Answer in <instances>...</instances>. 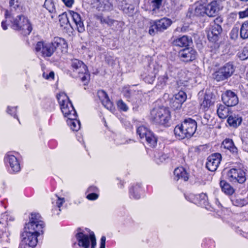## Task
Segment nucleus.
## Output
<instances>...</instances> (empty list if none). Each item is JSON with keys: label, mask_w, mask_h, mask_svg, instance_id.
<instances>
[{"label": "nucleus", "mask_w": 248, "mask_h": 248, "mask_svg": "<svg viewBox=\"0 0 248 248\" xmlns=\"http://www.w3.org/2000/svg\"><path fill=\"white\" fill-rule=\"evenodd\" d=\"M41 217L38 213H31L30 221L26 224L22 233V240L18 248H33L38 242L37 237L43 233L45 226Z\"/></svg>", "instance_id": "obj_1"}, {"label": "nucleus", "mask_w": 248, "mask_h": 248, "mask_svg": "<svg viewBox=\"0 0 248 248\" xmlns=\"http://www.w3.org/2000/svg\"><path fill=\"white\" fill-rule=\"evenodd\" d=\"M4 16L6 20H3L1 22V27L4 30L7 29L6 22V20L8 19L12 24V28L14 30L20 31L21 34L23 35H29L31 31V24L28 19L24 16L18 15L16 17L14 18L8 11L5 10Z\"/></svg>", "instance_id": "obj_2"}, {"label": "nucleus", "mask_w": 248, "mask_h": 248, "mask_svg": "<svg viewBox=\"0 0 248 248\" xmlns=\"http://www.w3.org/2000/svg\"><path fill=\"white\" fill-rule=\"evenodd\" d=\"M57 49L60 50L62 53L67 51V44L64 39L55 37L51 43L39 42L35 46L36 51H41L44 57H50Z\"/></svg>", "instance_id": "obj_3"}, {"label": "nucleus", "mask_w": 248, "mask_h": 248, "mask_svg": "<svg viewBox=\"0 0 248 248\" xmlns=\"http://www.w3.org/2000/svg\"><path fill=\"white\" fill-rule=\"evenodd\" d=\"M76 241L73 244L79 248H95L96 245V238L93 232L88 229L78 228L75 234Z\"/></svg>", "instance_id": "obj_4"}, {"label": "nucleus", "mask_w": 248, "mask_h": 248, "mask_svg": "<svg viewBox=\"0 0 248 248\" xmlns=\"http://www.w3.org/2000/svg\"><path fill=\"white\" fill-rule=\"evenodd\" d=\"M196 122L188 118L185 120L181 125H177L174 129V133L176 137L182 140L186 138H190L195 133L197 129Z\"/></svg>", "instance_id": "obj_5"}, {"label": "nucleus", "mask_w": 248, "mask_h": 248, "mask_svg": "<svg viewBox=\"0 0 248 248\" xmlns=\"http://www.w3.org/2000/svg\"><path fill=\"white\" fill-rule=\"evenodd\" d=\"M170 119V111L166 107H158L153 108L151 111L150 119L153 123L167 125Z\"/></svg>", "instance_id": "obj_6"}, {"label": "nucleus", "mask_w": 248, "mask_h": 248, "mask_svg": "<svg viewBox=\"0 0 248 248\" xmlns=\"http://www.w3.org/2000/svg\"><path fill=\"white\" fill-rule=\"evenodd\" d=\"M71 67L73 77L80 78L81 80L85 84L89 81L90 75L88 71L87 66L83 62L77 59H72Z\"/></svg>", "instance_id": "obj_7"}, {"label": "nucleus", "mask_w": 248, "mask_h": 248, "mask_svg": "<svg viewBox=\"0 0 248 248\" xmlns=\"http://www.w3.org/2000/svg\"><path fill=\"white\" fill-rule=\"evenodd\" d=\"M61 111L65 117H74L77 112L71 102L64 93H60L57 95Z\"/></svg>", "instance_id": "obj_8"}, {"label": "nucleus", "mask_w": 248, "mask_h": 248, "mask_svg": "<svg viewBox=\"0 0 248 248\" xmlns=\"http://www.w3.org/2000/svg\"><path fill=\"white\" fill-rule=\"evenodd\" d=\"M179 71L174 66L169 64H167L164 72L161 74L157 78V85L163 88L167 85L168 81L176 78Z\"/></svg>", "instance_id": "obj_9"}, {"label": "nucleus", "mask_w": 248, "mask_h": 248, "mask_svg": "<svg viewBox=\"0 0 248 248\" xmlns=\"http://www.w3.org/2000/svg\"><path fill=\"white\" fill-rule=\"evenodd\" d=\"M234 72V66L229 62L216 71L213 74V77L217 81H223L231 77Z\"/></svg>", "instance_id": "obj_10"}, {"label": "nucleus", "mask_w": 248, "mask_h": 248, "mask_svg": "<svg viewBox=\"0 0 248 248\" xmlns=\"http://www.w3.org/2000/svg\"><path fill=\"white\" fill-rule=\"evenodd\" d=\"M222 22V18L219 16L217 17L214 20L213 22L211 23L210 31L208 32L207 35L208 40L210 41L216 42L218 40L222 31L221 26Z\"/></svg>", "instance_id": "obj_11"}, {"label": "nucleus", "mask_w": 248, "mask_h": 248, "mask_svg": "<svg viewBox=\"0 0 248 248\" xmlns=\"http://www.w3.org/2000/svg\"><path fill=\"white\" fill-rule=\"evenodd\" d=\"M227 175L228 180L233 183L243 184L246 180L245 171L240 166L231 169Z\"/></svg>", "instance_id": "obj_12"}, {"label": "nucleus", "mask_w": 248, "mask_h": 248, "mask_svg": "<svg viewBox=\"0 0 248 248\" xmlns=\"http://www.w3.org/2000/svg\"><path fill=\"white\" fill-rule=\"evenodd\" d=\"M137 133L141 139H145L147 144L151 147H155L157 144V138L152 132L143 126H139Z\"/></svg>", "instance_id": "obj_13"}, {"label": "nucleus", "mask_w": 248, "mask_h": 248, "mask_svg": "<svg viewBox=\"0 0 248 248\" xmlns=\"http://www.w3.org/2000/svg\"><path fill=\"white\" fill-rule=\"evenodd\" d=\"M4 161L9 167V170L11 174H16L20 171V160L17 156L12 153H8L4 157Z\"/></svg>", "instance_id": "obj_14"}, {"label": "nucleus", "mask_w": 248, "mask_h": 248, "mask_svg": "<svg viewBox=\"0 0 248 248\" xmlns=\"http://www.w3.org/2000/svg\"><path fill=\"white\" fill-rule=\"evenodd\" d=\"M172 23L170 19L164 17L153 21L149 30V33L154 35L157 31L162 32L168 29Z\"/></svg>", "instance_id": "obj_15"}, {"label": "nucleus", "mask_w": 248, "mask_h": 248, "mask_svg": "<svg viewBox=\"0 0 248 248\" xmlns=\"http://www.w3.org/2000/svg\"><path fill=\"white\" fill-rule=\"evenodd\" d=\"M161 68V66L156 62L150 64L148 69L149 74L142 75L144 81L149 84H152L155 80L156 74Z\"/></svg>", "instance_id": "obj_16"}, {"label": "nucleus", "mask_w": 248, "mask_h": 248, "mask_svg": "<svg viewBox=\"0 0 248 248\" xmlns=\"http://www.w3.org/2000/svg\"><path fill=\"white\" fill-rule=\"evenodd\" d=\"M221 158V155L219 153H214L209 155L206 163L207 169L211 171L216 170L220 163Z\"/></svg>", "instance_id": "obj_17"}, {"label": "nucleus", "mask_w": 248, "mask_h": 248, "mask_svg": "<svg viewBox=\"0 0 248 248\" xmlns=\"http://www.w3.org/2000/svg\"><path fill=\"white\" fill-rule=\"evenodd\" d=\"M222 100L227 107L234 106L238 103L237 95L231 90H227L222 94Z\"/></svg>", "instance_id": "obj_18"}, {"label": "nucleus", "mask_w": 248, "mask_h": 248, "mask_svg": "<svg viewBox=\"0 0 248 248\" xmlns=\"http://www.w3.org/2000/svg\"><path fill=\"white\" fill-rule=\"evenodd\" d=\"M220 2L217 0H213L211 1L205 2V7L206 15L210 17L215 16L217 15L220 10Z\"/></svg>", "instance_id": "obj_19"}, {"label": "nucleus", "mask_w": 248, "mask_h": 248, "mask_svg": "<svg viewBox=\"0 0 248 248\" xmlns=\"http://www.w3.org/2000/svg\"><path fill=\"white\" fill-rule=\"evenodd\" d=\"M196 56L197 52L192 47H186L179 52V56L183 61L185 62L194 60Z\"/></svg>", "instance_id": "obj_20"}, {"label": "nucleus", "mask_w": 248, "mask_h": 248, "mask_svg": "<svg viewBox=\"0 0 248 248\" xmlns=\"http://www.w3.org/2000/svg\"><path fill=\"white\" fill-rule=\"evenodd\" d=\"M97 95L103 105L111 112L114 110L112 102L110 100L107 93L103 90L98 91Z\"/></svg>", "instance_id": "obj_21"}, {"label": "nucleus", "mask_w": 248, "mask_h": 248, "mask_svg": "<svg viewBox=\"0 0 248 248\" xmlns=\"http://www.w3.org/2000/svg\"><path fill=\"white\" fill-rule=\"evenodd\" d=\"M69 16L72 18L78 31L79 32L84 31L85 27L80 15L74 11H70Z\"/></svg>", "instance_id": "obj_22"}, {"label": "nucleus", "mask_w": 248, "mask_h": 248, "mask_svg": "<svg viewBox=\"0 0 248 248\" xmlns=\"http://www.w3.org/2000/svg\"><path fill=\"white\" fill-rule=\"evenodd\" d=\"M231 201L234 206L242 207L248 204V197L243 198L241 195H234L231 197Z\"/></svg>", "instance_id": "obj_23"}, {"label": "nucleus", "mask_w": 248, "mask_h": 248, "mask_svg": "<svg viewBox=\"0 0 248 248\" xmlns=\"http://www.w3.org/2000/svg\"><path fill=\"white\" fill-rule=\"evenodd\" d=\"M96 4L98 10H110L112 9V4L109 0H93Z\"/></svg>", "instance_id": "obj_24"}, {"label": "nucleus", "mask_w": 248, "mask_h": 248, "mask_svg": "<svg viewBox=\"0 0 248 248\" xmlns=\"http://www.w3.org/2000/svg\"><path fill=\"white\" fill-rule=\"evenodd\" d=\"M174 179L177 181L182 179L186 181L188 179V174L183 167H178L174 170Z\"/></svg>", "instance_id": "obj_25"}, {"label": "nucleus", "mask_w": 248, "mask_h": 248, "mask_svg": "<svg viewBox=\"0 0 248 248\" xmlns=\"http://www.w3.org/2000/svg\"><path fill=\"white\" fill-rule=\"evenodd\" d=\"M190 43H192L191 38H189L186 35L178 38L173 41L174 46L180 47H187L189 46Z\"/></svg>", "instance_id": "obj_26"}, {"label": "nucleus", "mask_w": 248, "mask_h": 248, "mask_svg": "<svg viewBox=\"0 0 248 248\" xmlns=\"http://www.w3.org/2000/svg\"><path fill=\"white\" fill-rule=\"evenodd\" d=\"M141 187L140 184H137L129 189L131 199H139L141 196Z\"/></svg>", "instance_id": "obj_27"}, {"label": "nucleus", "mask_w": 248, "mask_h": 248, "mask_svg": "<svg viewBox=\"0 0 248 248\" xmlns=\"http://www.w3.org/2000/svg\"><path fill=\"white\" fill-rule=\"evenodd\" d=\"M74 117L68 118L67 123L70 128L75 131H78L80 128V123L79 120L77 119V114L74 115Z\"/></svg>", "instance_id": "obj_28"}, {"label": "nucleus", "mask_w": 248, "mask_h": 248, "mask_svg": "<svg viewBox=\"0 0 248 248\" xmlns=\"http://www.w3.org/2000/svg\"><path fill=\"white\" fill-rule=\"evenodd\" d=\"M242 117L238 115L232 114L228 117L227 122L229 125L233 127H237L242 122Z\"/></svg>", "instance_id": "obj_29"}, {"label": "nucleus", "mask_w": 248, "mask_h": 248, "mask_svg": "<svg viewBox=\"0 0 248 248\" xmlns=\"http://www.w3.org/2000/svg\"><path fill=\"white\" fill-rule=\"evenodd\" d=\"M222 146L224 148L229 150L230 152L233 154H236L238 152L237 147L234 145L232 140L226 139L222 143Z\"/></svg>", "instance_id": "obj_30"}, {"label": "nucleus", "mask_w": 248, "mask_h": 248, "mask_svg": "<svg viewBox=\"0 0 248 248\" xmlns=\"http://www.w3.org/2000/svg\"><path fill=\"white\" fill-rule=\"evenodd\" d=\"M212 97L206 94L204 95L203 100L201 102V108L205 111H207L209 108L213 105Z\"/></svg>", "instance_id": "obj_31"}, {"label": "nucleus", "mask_w": 248, "mask_h": 248, "mask_svg": "<svg viewBox=\"0 0 248 248\" xmlns=\"http://www.w3.org/2000/svg\"><path fill=\"white\" fill-rule=\"evenodd\" d=\"M217 114L221 119L226 118L229 116V108L227 106L220 104L217 106Z\"/></svg>", "instance_id": "obj_32"}, {"label": "nucleus", "mask_w": 248, "mask_h": 248, "mask_svg": "<svg viewBox=\"0 0 248 248\" xmlns=\"http://www.w3.org/2000/svg\"><path fill=\"white\" fill-rule=\"evenodd\" d=\"M220 186L222 191L227 195H232L234 192L233 188L224 180L220 181Z\"/></svg>", "instance_id": "obj_33"}, {"label": "nucleus", "mask_w": 248, "mask_h": 248, "mask_svg": "<svg viewBox=\"0 0 248 248\" xmlns=\"http://www.w3.org/2000/svg\"><path fill=\"white\" fill-rule=\"evenodd\" d=\"M205 2H207V0H202L201 4L195 8L194 14L196 16H202L204 14L206 15V11L204 5L205 4Z\"/></svg>", "instance_id": "obj_34"}, {"label": "nucleus", "mask_w": 248, "mask_h": 248, "mask_svg": "<svg viewBox=\"0 0 248 248\" xmlns=\"http://www.w3.org/2000/svg\"><path fill=\"white\" fill-rule=\"evenodd\" d=\"M240 36L243 39L248 38V20L245 21L242 24L240 30Z\"/></svg>", "instance_id": "obj_35"}, {"label": "nucleus", "mask_w": 248, "mask_h": 248, "mask_svg": "<svg viewBox=\"0 0 248 248\" xmlns=\"http://www.w3.org/2000/svg\"><path fill=\"white\" fill-rule=\"evenodd\" d=\"M197 199L199 202L197 204L206 208L208 204V197L206 194L202 193L197 195Z\"/></svg>", "instance_id": "obj_36"}, {"label": "nucleus", "mask_w": 248, "mask_h": 248, "mask_svg": "<svg viewBox=\"0 0 248 248\" xmlns=\"http://www.w3.org/2000/svg\"><path fill=\"white\" fill-rule=\"evenodd\" d=\"M10 233L7 228H5L4 231L0 232V242L3 244L10 243L9 235Z\"/></svg>", "instance_id": "obj_37"}, {"label": "nucleus", "mask_w": 248, "mask_h": 248, "mask_svg": "<svg viewBox=\"0 0 248 248\" xmlns=\"http://www.w3.org/2000/svg\"><path fill=\"white\" fill-rule=\"evenodd\" d=\"M173 99L183 104L186 99V93L183 91H180L174 94Z\"/></svg>", "instance_id": "obj_38"}, {"label": "nucleus", "mask_w": 248, "mask_h": 248, "mask_svg": "<svg viewBox=\"0 0 248 248\" xmlns=\"http://www.w3.org/2000/svg\"><path fill=\"white\" fill-rule=\"evenodd\" d=\"M44 6L50 13H52L55 12V6L53 0H46Z\"/></svg>", "instance_id": "obj_39"}, {"label": "nucleus", "mask_w": 248, "mask_h": 248, "mask_svg": "<svg viewBox=\"0 0 248 248\" xmlns=\"http://www.w3.org/2000/svg\"><path fill=\"white\" fill-rule=\"evenodd\" d=\"M238 57L241 60H245L248 58V46H246L237 54Z\"/></svg>", "instance_id": "obj_40"}, {"label": "nucleus", "mask_w": 248, "mask_h": 248, "mask_svg": "<svg viewBox=\"0 0 248 248\" xmlns=\"http://www.w3.org/2000/svg\"><path fill=\"white\" fill-rule=\"evenodd\" d=\"M169 157V156L167 154L163 153H158L157 155H155L156 161L157 163L163 162Z\"/></svg>", "instance_id": "obj_41"}, {"label": "nucleus", "mask_w": 248, "mask_h": 248, "mask_svg": "<svg viewBox=\"0 0 248 248\" xmlns=\"http://www.w3.org/2000/svg\"><path fill=\"white\" fill-rule=\"evenodd\" d=\"M185 196L186 200L191 202H193L196 204L199 202L197 199V195H195L193 193H187L185 195Z\"/></svg>", "instance_id": "obj_42"}, {"label": "nucleus", "mask_w": 248, "mask_h": 248, "mask_svg": "<svg viewBox=\"0 0 248 248\" xmlns=\"http://www.w3.org/2000/svg\"><path fill=\"white\" fill-rule=\"evenodd\" d=\"M182 104H183L182 103H180V102H178L172 98L170 102V106L174 110H178L181 108Z\"/></svg>", "instance_id": "obj_43"}, {"label": "nucleus", "mask_w": 248, "mask_h": 248, "mask_svg": "<svg viewBox=\"0 0 248 248\" xmlns=\"http://www.w3.org/2000/svg\"><path fill=\"white\" fill-rule=\"evenodd\" d=\"M59 20L62 26H63L64 24H70L68 20V17L66 14L63 13L60 16Z\"/></svg>", "instance_id": "obj_44"}, {"label": "nucleus", "mask_w": 248, "mask_h": 248, "mask_svg": "<svg viewBox=\"0 0 248 248\" xmlns=\"http://www.w3.org/2000/svg\"><path fill=\"white\" fill-rule=\"evenodd\" d=\"M162 0H153L151 3V8L153 11H155L160 8Z\"/></svg>", "instance_id": "obj_45"}, {"label": "nucleus", "mask_w": 248, "mask_h": 248, "mask_svg": "<svg viewBox=\"0 0 248 248\" xmlns=\"http://www.w3.org/2000/svg\"><path fill=\"white\" fill-rule=\"evenodd\" d=\"M117 106L120 109L124 111H126L128 109V106L122 100H120L117 102Z\"/></svg>", "instance_id": "obj_46"}, {"label": "nucleus", "mask_w": 248, "mask_h": 248, "mask_svg": "<svg viewBox=\"0 0 248 248\" xmlns=\"http://www.w3.org/2000/svg\"><path fill=\"white\" fill-rule=\"evenodd\" d=\"M211 118V115L209 113L205 112L202 118V123L204 125L208 124L209 121Z\"/></svg>", "instance_id": "obj_47"}, {"label": "nucleus", "mask_w": 248, "mask_h": 248, "mask_svg": "<svg viewBox=\"0 0 248 248\" xmlns=\"http://www.w3.org/2000/svg\"><path fill=\"white\" fill-rule=\"evenodd\" d=\"M16 107H10L8 106L7 109V112L13 116L14 118H17L16 112Z\"/></svg>", "instance_id": "obj_48"}, {"label": "nucleus", "mask_w": 248, "mask_h": 248, "mask_svg": "<svg viewBox=\"0 0 248 248\" xmlns=\"http://www.w3.org/2000/svg\"><path fill=\"white\" fill-rule=\"evenodd\" d=\"M56 206L59 208H60V207L62 206V204L65 202V199L64 198H60L57 195H56Z\"/></svg>", "instance_id": "obj_49"}, {"label": "nucleus", "mask_w": 248, "mask_h": 248, "mask_svg": "<svg viewBox=\"0 0 248 248\" xmlns=\"http://www.w3.org/2000/svg\"><path fill=\"white\" fill-rule=\"evenodd\" d=\"M42 76L43 77L46 79H53L54 78V73L53 71H51L49 74L44 72Z\"/></svg>", "instance_id": "obj_50"}, {"label": "nucleus", "mask_w": 248, "mask_h": 248, "mask_svg": "<svg viewBox=\"0 0 248 248\" xmlns=\"http://www.w3.org/2000/svg\"><path fill=\"white\" fill-rule=\"evenodd\" d=\"M9 6L16 10L20 8V3L18 0H14V1H12V3H9Z\"/></svg>", "instance_id": "obj_51"}, {"label": "nucleus", "mask_w": 248, "mask_h": 248, "mask_svg": "<svg viewBox=\"0 0 248 248\" xmlns=\"http://www.w3.org/2000/svg\"><path fill=\"white\" fill-rule=\"evenodd\" d=\"M115 142L118 145L125 144L126 142H128L127 141L125 140L121 136H118L117 137V138L115 139Z\"/></svg>", "instance_id": "obj_52"}, {"label": "nucleus", "mask_w": 248, "mask_h": 248, "mask_svg": "<svg viewBox=\"0 0 248 248\" xmlns=\"http://www.w3.org/2000/svg\"><path fill=\"white\" fill-rule=\"evenodd\" d=\"M239 18H244L248 17V7L244 11H240L238 13Z\"/></svg>", "instance_id": "obj_53"}, {"label": "nucleus", "mask_w": 248, "mask_h": 248, "mask_svg": "<svg viewBox=\"0 0 248 248\" xmlns=\"http://www.w3.org/2000/svg\"><path fill=\"white\" fill-rule=\"evenodd\" d=\"M98 193H89L88 195H87L86 198L89 200L91 201H93L95 200L98 199Z\"/></svg>", "instance_id": "obj_54"}, {"label": "nucleus", "mask_w": 248, "mask_h": 248, "mask_svg": "<svg viewBox=\"0 0 248 248\" xmlns=\"http://www.w3.org/2000/svg\"><path fill=\"white\" fill-rule=\"evenodd\" d=\"M87 192L89 193H98L99 189L96 186H92L88 187Z\"/></svg>", "instance_id": "obj_55"}, {"label": "nucleus", "mask_w": 248, "mask_h": 248, "mask_svg": "<svg viewBox=\"0 0 248 248\" xmlns=\"http://www.w3.org/2000/svg\"><path fill=\"white\" fill-rule=\"evenodd\" d=\"M8 219V215L6 213L1 215L0 217V224H4V222H7Z\"/></svg>", "instance_id": "obj_56"}, {"label": "nucleus", "mask_w": 248, "mask_h": 248, "mask_svg": "<svg viewBox=\"0 0 248 248\" xmlns=\"http://www.w3.org/2000/svg\"><path fill=\"white\" fill-rule=\"evenodd\" d=\"M64 4L68 7H71L73 5L74 0H62Z\"/></svg>", "instance_id": "obj_57"}, {"label": "nucleus", "mask_w": 248, "mask_h": 248, "mask_svg": "<svg viewBox=\"0 0 248 248\" xmlns=\"http://www.w3.org/2000/svg\"><path fill=\"white\" fill-rule=\"evenodd\" d=\"M236 232L238 234L241 235L242 236H243V237H244L246 238H248V232H244L242 230L239 229H237L236 230Z\"/></svg>", "instance_id": "obj_58"}, {"label": "nucleus", "mask_w": 248, "mask_h": 248, "mask_svg": "<svg viewBox=\"0 0 248 248\" xmlns=\"http://www.w3.org/2000/svg\"><path fill=\"white\" fill-rule=\"evenodd\" d=\"M106 237L102 236L100 239V248H105L106 245Z\"/></svg>", "instance_id": "obj_59"}, {"label": "nucleus", "mask_w": 248, "mask_h": 248, "mask_svg": "<svg viewBox=\"0 0 248 248\" xmlns=\"http://www.w3.org/2000/svg\"><path fill=\"white\" fill-rule=\"evenodd\" d=\"M123 94L127 98H129L131 95V92L129 88H125L123 91Z\"/></svg>", "instance_id": "obj_60"}, {"label": "nucleus", "mask_w": 248, "mask_h": 248, "mask_svg": "<svg viewBox=\"0 0 248 248\" xmlns=\"http://www.w3.org/2000/svg\"><path fill=\"white\" fill-rule=\"evenodd\" d=\"M104 22L107 23L109 25H111V24H113L115 21L109 18H107L104 19Z\"/></svg>", "instance_id": "obj_61"}, {"label": "nucleus", "mask_w": 248, "mask_h": 248, "mask_svg": "<svg viewBox=\"0 0 248 248\" xmlns=\"http://www.w3.org/2000/svg\"><path fill=\"white\" fill-rule=\"evenodd\" d=\"M215 203H216V205H217L218 207L221 206V204L217 198H216L215 199Z\"/></svg>", "instance_id": "obj_62"}, {"label": "nucleus", "mask_w": 248, "mask_h": 248, "mask_svg": "<svg viewBox=\"0 0 248 248\" xmlns=\"http://www.w3.org/2000/svg\"><path fill=\"white\" fill-rule=\"evenodd\" d=\"M12 1H14V0H9V3H12Z\"/></svg>", "instance_id": "obj_63"}]
</instances>
